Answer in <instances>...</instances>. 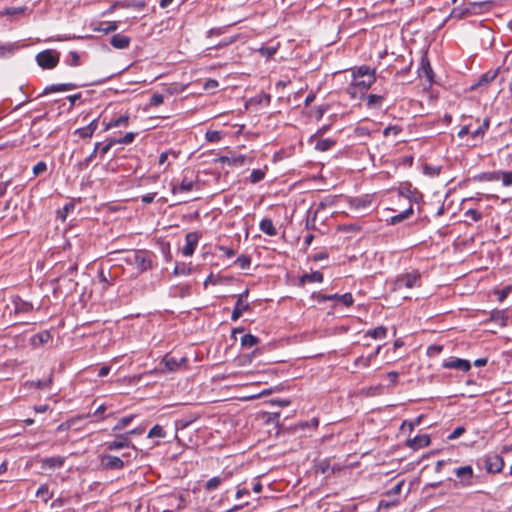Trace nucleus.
I'll return each mask as SVG.
<instances>
[{"mask_svg": "<svg viewBox=\"0 0 512 512\" xmlns=\"http://www.w3.org/2000/svg\"><path fill=\"white\" fill-rule=\"evenodd\" d=\"M122 260L129 266L137 269L138 272H144L151 267V254L144 250L127 251Z\"/></svg>", "mask_w": 512, "mask_h": 512, "instance_id": "1", "label": "nucleus"}, {"mask_svg": "<svg viewBox=\"0 0 512 512\" xmlns=\"http://www.w3.org/2000/svg\"><path fill=\"white\" fill-rule=\"evenodd\" d=\"M420 279V274L417 271H413L411 273H406L399 276L393 283L394 291H402L404 288L411 289L415 286H418V282Z\"/></svg>", "mask_w": 512, "mask_h": 512, "instance_id": "2", "label": "nucleus"}, {"mask_svg": "<svg viewBox=\"0 0 512 512\" xmlns=\"http://www.w3.org/2000/svg\"><path fill=\"white\" fill-rule=\"evenodd\" d=\"M7 309L10 310V314L26 315L34 310V305L31 302L23 300L19 296H14L11 299V305H8Z\"/></svg>", "mask_w": 512, "mask_h": 512, "instance_id": "3", "label": "nucleus"}, {"mask_svg": "<svg viewBox=\"0 0 512 512\" xmlns=\"http://www.w3.org/2000/svg\"><path fill=\"white\" fill-rule=\"evenodd\" d=\"M37 63L39 66L45 69H52L54 68L59 59L57 56H55L51 51L45 50L40 52L36 57Z\"/></svg>", "mask_w": 512, "mask_h": 512, "instance_id": "4", "label": "nucleus"}, {"mask_svg": "<svg viewBox=\"0 0 512 512\" xmlns=\"http://www.w3.org/2000/svg\"><path fill=\"white\" fill-rule=\"evenodd\" d=\"M247 295H248V291H245L238 296L236 305H235V307L232 311V315H231V319L233 321L238 320L242 316V314L249 309V304L245 300Z\"/></svg>", "mask_w": 512, "mask_h": 512, "instance_id": "5", "label": "nucleus"}, {"mask_svg": "<svg viewBox=\"0 0 512 512\" xmlns=\"http://www.w3.org/2000/svg\"><path fill=\"white\" fill-rule=\"evenodd\" d=\"M107 449L110 451L119 450L126 447H132L136 450V447L131 443L128 434H121L117 436V439L106 443Z\"/></svg>", "mask_w": 512, "mask_h": 512, "instance_id": "6", "label": "nucleus"}, {"mask_svg": "<svg viewBox=\"0 0 512 512\" xmlns=\"http://www.w3.org/2000/svg\"><path fill=\"white\" fill-rule=\"evenodd\" d=\"M504 466L503 458L498 454L489 455L485 460V468L488 472L498 473Z\"/></svg>", "mask_w": 512, "mask_h": 512, "instance_id": "7", "label": "nucleus"}, {"mask_svg": "<svg viewBox=\"0 0 512 512\" xmlns=\"http://www.w3.org/2000/svg\"><path fill=\"white\" fill-rule=\"evenodd\" d=\"M375 80V76H370L368 78L353 79L348 91L354 97L356 93L354 90L356 88H359L361 91H365L371 87Z\"/></svg>", "mask_w": 512, "mask_h": 512, "instance_id": "8", "label": "nucleus"}, {"mask_svg": "<svg viewBox=\"0 0 512 512\" xmlns=\"http://www.w3.org/2000/svg\"><path fill=\"white\" fill-rule=\"evenodd\" d=\"M443 367L446 369H456L466 372L471 368V364L465 359L451 358L443 363Z\"/></svg>", "mask_w": 512, "mask_h": 512, "instance_id": "9", "label": "nucleus"}, {"mask_svg": "<svg viewBox=\"0 0 512 512\" xmlns=\"http://www.w3.org/2000/svg\"><path fill=\"white\" fill-rule=\"evenodd\" d=\"M430 444V437L427 434L417 435L412 439L406 441V446L413 450H419L427 447Z\"/></svg>", "mask_w": 512, "mask_h": 512, "instance_id": "10", "label": "nucleus"}, {"mask_svg": "<svg viewBox=\"0 0 512 512\" xmlns=\"http://www.w3.org/2000/svg\"><path fill=\"white\" fill-rule=\"evenodd\" d=\"M199 236L196 232L188 233L185 237L186 244L182 248V253L184 256H191L198 243Z\"/></svg>", "mask_w": 512, "mask_h": 512, "instance_id": "11", "label": "nucleus"}, {"mask_svg": "<svg viewBox=\"0 0 512 512\" xmlns=\"http://www.w3.org/2000/svg\"><path fill=\"white\" fill-rule=\"evenodd\" d=\"M455 474L463 486H468L472 483L473 469L471 466L459 467L456 469Z\"/></svg>", "mask_w": 512, "mask_h": 512, "instance_id": "12", "label": "nucleus"}, {"mask_svg": "<svg viewBox=\"0 0 512 512\" xmlns=\"http://www.w3.org/2000/svg\"><path fill=\"white\" fill-rule=\"evenodd\" d=\"M198 186V183L192 179H188L186 176L182 179L179 185H174L171 189L173 194L186 193L194 190Z\"/></svg>", "mask_w": 512, "mask_h": 512, "instance_id": "13", "label": "nucleus"}, {"mask_svg": "<svg viewBox=\"0 0 512 512\" xmlns=\"http://www.w3.org/2000/svg\"><path fill=\"white\" fill-rule=\"evenodd\" d=\"M102 464L107 469H121L124 466V461L116 456L105 455L102 458Z\"/></svg>", "mask_w": 512, "mask_h": 512, "instance_id": "14", "label": "nucleus"}, {"mask_svg": "<svg viewBox=\"0 0 512 512\" xmlns=\"http://www.w3.org/2000/svg\"><path fill=\"white\" fill-rule=\"evenodd\" d=\"M418 75L421 78H426L428 82L432 81L433 71L426 56L421 59V66L418 69Z\"/></svg>", "mask_w": 512, "mask_h": 512, "instance_id": "15", "label": "nucleus"}, {"mask_svg": "<svg viewBox=\"0 0 512 512\" xmlns=\"http://www.w3.org/2000/svg\"><path fill=\"white\" fill-rule=\"evenodd\" d=\"M64 460V457L61 456L45 458L42 460V469L60 468L63 466Z\"/></svg>", "mask_w": 512, "mask_h": 512, "instance_id": "16", "label": "nucleus"}, {"mask_svg": "<svg viewBox=\"0 0 512 512\" xmlns=\"http://www.w3.org/2000/svg\"><path fill=\"white\" fill-rule=\"evenodd\" d=\"M110 43L116 49H125L130 44V38L122 34H115L112 36Z\"/></svg>", "mask_w": 512, "mask_h": 512, "instance_id": "17", "label": "nucleus"}, {"mask_svg": "<svg viewBox=\"0 0 512 512\" xmlns=\"http://www.w3.org/2000/svg\"><path fill=\"white\" fill-rule=\"evenodd\" d=\"M98 127L97 120L91 121V123L85 127L79 128L75 131V134L79 135L80 138H90L94 134Z\"/></svg>", "mask_w": 512, "mask_h": 512, "instance_id": "18", "label": "nucleus"}, {"mask_svg": "<svg viewBox=\"0 0 512 512\" xmlns=\"http://www.w3.org/2000/svg\"><path fill=\"white\" fill-rule=\"evenodd\" d=\"M77 86L72 83H64V84H52L45 87L43 94H49L52 92H64L75 89Z\"/></svg>", "mask_w": 512, "mask_h": 512, "instance_id": "19", "label": "nucleus"}, {"mask_svg": "<svg viewBox=\"0 0 512 512\" xmlns=\"http://www.w3.org/2000/svg\"><path fill=\"white\" fill-rule=\"evenodd\" d=\"M246 157L244 155H236L232 154L231 156H222L219 158V161L222 163H227L229 165L241 166L245 163Z\"/></svg>", "mask_w": 512, "mask_h": 512, "instance_id": "20", "label": "nucleus"}, {"mask_svg": "<svg viewBox=\"0 0 512 512\" xmlns=\"http://www.w3.org/2000/svg\"><path fill=\"white\" fill-rule=\"evenodd\" d=\"M352 76L353 79L368 78L370 76H375V70L363 65L355 69Z\"/></svg>", "mask_w": 512, "mask_h": 512, "instance_id": "21", "label": "nucleus"}, {"mask_svg": "<svg viewBox=\"0 0 512 512\" xmlns=\"http://www.w3.org/2000/svg\"><path fill=\"white\" fill-rule=\"evenodd\" d=\"M497 75H498V70L487 71L486 73L481 75L477 84H474L472 86V88L474 89L477 86L487 85L488 83L492 82L497 77Z\"/></svg>", "mask_w": 512, "mask_h": 512, "instance_id": "22", "label": "nucleus"}, {"mask_svg": "<svg viewBox=\"0 0 512 512\" xmlns=\"http://www.w3.org/2000/svg\"><path fill=\"white\" fill-rule=\"evenodd\" d=\"M260 230L269 236H275L277 234V230L272 220L269 218H265L260 222Z\"/></svg>", "mask_w": 512, "mask_h": 512, "instance_id": "23", "label": "nucleus"}, {"mask_svg": "<svg viewBox=\"0 0 512 512\" xmlns=\"http://www.w3.org/2000/svg\"><path fill=\"white\" fill-rule=\"evenodd\" d=\"M489 128V119L485 118L482 122V124L479 125L478 128H476L475 130H473L471 132V136L473 139L475 140H478V139H482L483 136L485 135L486 131L488 130Z\"/></svg>", "mask_w": 512, "mask_h": 512, "instance_id": "24", "label": "nucleus"}, {"mask_svg": "<svg viewBox=\"0 0 512 512\" xmlns=\"http://www.w3.org/2000/svg\"><path fill=\"white\" fill-rule=\"evenodd\" d=\"M302 282H322L323 275L319 271H314L310 274H305L301 277Z\"/></svg>", "mask_w": 512, "mask_h": 512, "instance_id": "25", "label": "nucleus"}, {"mask_svg": "<svg viewBox=\"0 0 512 512\" xmlns=\"http://www.w3.org/2000/svg\"><path fill=\"white\" fill-rule=\"evenodd\" d=\"M387 329L383 326L376 327L373 330L367 332V336H370L374 339H382L386 336Z\"/></svg>", "mask_w": 512, "mask_h": 512, "instance_id": "26", "label": "nucleus"}, {"mask_svg": "<svg viewBox=\"0 0 512 512\" xmlns=\"http://www.w3.org/2000/svg\"><path fill=\"white\" fill-rule=\"evenodd\" d=\"M501 177V171H493V172H487L483 173L479 176V179L482 181L492 182V181H498Z\"/></svg>", "mask_w": 512, "mask_h": 512, "instance_id": "27", "label": "nucleus"}, {"mask_svg": "<svg viewBox=\"0 0 512 512\" xmlns=\"http://www.w3.org/2000/svg\"><path fill=\"white\" fill-rule=\"evenodd\" d=\"M258 343V338L252 334H246L241 339V345L246 348H251Z\"/></svg>", "mask_w": 512, "mask_h": 512, "instance_id": "28", "label": "nucleus"}, {"mask_svg": "<svg viewBox=\"0 0 512 512\" xmlns=\"http://www.w3.org/2000/svg\"><path fill=\"white\" fill-rule=\"evenodd\" d=\"M36 496L46 503L51 498L48 486L46 484L41 485L36 491Z\"/></svg>", "mask_w": 512, "mask_h": 512, "instance_id": "29", "label": "nucleus"}, {"mask_svg": "<svg viewBox=\"0 0 512 512\" xmlns=\"http://www.w3.org/2000/svg\"><path fill=\"white\" fill-rule=\"evenodd\" d=\"M148 437L149 438H165L166 432L160 425H155L150 429V431L148 433Z\"/></svg>", "mask_w": 512, "mask_h": 512, "instance_id": "30", "label": "nucleus"}, {"mask_svg": "<svg viewBox=\"0 0 512 512\" xmlns=\"http://www.w3.org/2000/svg\"><path fill=\"white\" fill-rule=\"evenodd\" d=\"M129 117L128 116H120L119 118L110 121L106 129H110L113 127H120V126H126L128 124Z\"/></svg>", "mask_w": 512, "mask_h": 512, "instance_id": "31", "label": "nucleus"}, {"mask_svg": "<svg viewBox=\"0 0 512 512\" xmlns=\"http://www.w3.org/2000/svg\"><path fill=\"white\" fill-rule=\"evenodd\" d=\"M334 145V141L331 139H321L318 140L315 147L319 151H327Z\"/></svg>", "mask_w": 512, "mask_h": 512, "instance_id": "32", "label": "nucleus"}, {"mask_svg": "<svg viewBox=\"0 0 512 512\" xmlns=\"http://www.w3.org/2000/svg\"><path fill=\"white\" fill-rule=\"evenodd\" d=\"M382 100H383L382 96L376 95V94H370L367 97V105L369 107H377L381 104Z\"/></svg>", "mask_w": 512, "mask_h": 512, "instance_id": "33", "label": "nucleus"}, {"mask_svg": "<svg viewBox=\"0 0 512 512\" xmlns=\"http://www.w3.org/2000/svg\"><path fill=\"white\" fill-rule=\"evenodd\" d=\"M133 419V416H126V417H123L119 420V422L114 426L113 430L116 431V430H122L124 429L126 426H128L131 421Z\"/></svg>", "mask_w": 512, "mask_h": 512, "instance_id": "34", "label": "nucleus"}, {"mask_svg": "<svg viewBox=\"0 0 512 512\" xmlns=\"http://www.w3.org/2000/svg\"><path fill=\"white\" fill-rule=\"evenodd\" d=\"M500 180L504 186H512V171H501Z\"/></svg>", "mask_w": 512, "mask_h": 512, "instance_id": "35", "label": "nucleus"}, {"mask_svg": "<svg viewBox=\"0 0 512 512\" xmlns=\"http://www.w3.org/2000/svg\"><path fill=\"white\" fill-rule=\"evenodd\" d=\"M222 483V479L220 477H213L209 479L206 483V489L208 491L216 489Z\"/></svg>", "mask_w": 512, "mask_h": 512, "instance_id": "36", "label": "nucleus"}, {"mask_svg": "<svg viewBox=\"0 0 512 512\" xmlns=\"http://www.w3.org/2000/svg\"><path fill=\"white\" fill-rule=\"evenodd\" d=\"M264 176H265V173L262 170L256 169V170L252 171V173L250 175V180L252 183H257V182L263 180Z\"/></svg>", "mask_w": 512, "mask_h": 512, "instance_id": "37", "label": "nucleus"}, {"mask_svg": "<svg viewBox=\"0 0 512 512\" xmlns=\"http://www.w3.org/2000/svg\"><path fill=\"white\" fill-rule=\"evenodd\" d=\"M163 362L166 368L170 371H174L178 367V361L175 358L165 357L163 359Z\"/></svg>", "mask_w": 512, "mask_h": 512, "instance_id": "38", "label": "nucleus"}, {"mask_svg": "<svg viewBox=\"0 0 512 512\" xmlns=\"http://www.w3.org/2000/svg\"><path fill=\"white\" fill-rule=\"evenodd\" d=\"M164 96L160 93H154L150 99L149 105L150 106H159L163 103Z\"/></svg>", "mask_w": 512, "mask_h": 512, "instance_id": "39", "label": "nucleus"}, {"mask_svg": "<svg viewBox=\"0 0 512 512\" xmlns=\"http://www.w3.org/2000/svg\"><path fill=\"white\" fill-rule=\"evenodd\" d=\"M46 170H47L46 163L43 162V161H40L36 165H34V167H33V174L35 176H38V175L44 173Z\"/></svg>", "mask_w": 512, "mask_h": 512, "instance_id": "40", "label": "nucleus"}, {"mask_svg": "<svg viewBox=\"0 0 512 512\" xmlns=\"http://www.w3.org/2000/svg\"><path fill=\"white\" fill-rule=\"evenodd\" d=\"M206 139L209 142H217L221 139V134L218 131H207Z\"/></svg>", "mask_w": 512, "mask_h": 512, "instance_id": "41", "label": "nucleus"}, {"mask_svg": "<svg viewBox=\"0 0 512 512\" xmlns=\"http://www.w3.org/2000/svg\"><path fill=\"white\" fill-rule=\"evenodd\" d=\"M401 132V128L398 126H388L384 129L383 135L385 137L389 136L390 134L398 135Z\"/></svg>", "mask_w": 512, "mask_h": 512, "instance_id": "42", "label": "nucleus"}, {"mask_svg": "<svg viewBox=\"0 0 512 512\" xmlns=\"http://www.w3.org/2000/svg\"><path fill=\"white\" fill-rule=\"evenodd\" d=\"M338 301L342 302L345 306H350L353 303V297L350 293L340 295Z\"/></svg>", "mask_w": 512, "mask_h": 512, "instance_id": "43", "label": "nucleus"}, {"mask_svg": "<svg viewBox=\"0 0 512 512\" xmlns=\"http://www.w3.org/2000/svg\"><path fill=\"white\" fill-rule=\"evenodd\" d=\"M236 263L242 268V269H246L250 266V259L248 257H245V256H240L237 258L236 260Z\"/></svg>", "mask_w": 512, "mask_h": 512, "instance_id": "44", "label": "nucleus"}, {"mask_svg": "<svg viewBox=\"0 0 512 512\" xmlns=\"http://www.w3.org/2000/svg\"><path fill=\"white\" fill-rule=\"evenodd\" d=\"M465 432V428L462 426H459L454 429V431L448 436L449 440H454L460 437Z\"/></svg>", "mask_w": 512, "mask_h": 512, "instance_id": "45", "label": "nucleus"}, {"mask_svg": "<svg viewBox=\"0 0 512 512\" xmlns=\"http://www.w3.org/2000/svg\"><path fill=\"white\" fill-rule=\"evenodd\" d=\"M70 60L69 65L70 66H78L80 64V57L77 52L71 51L70 52Z\"/></svg>", "mask_w": 512, "mask_h": 512, "instance_id": "46", "label": "nucleus"}, {"mask_svg": "<svg viewBox=\"0 0 512 512\" xmlns=\"http://www.w3.org/2000/svg\"><path fill=\"white\" fill-rule=\"evenodd\" d=\"M488 5H489V2H487V1H485V2H473V3H470L471 8L467 9V11L469 13H476V11H475L476 7L483 8V7H487Z\"/></svg>", "mask_w": 512, "mask_h": 512, "instance_id": "47", "label": "nucleus"}, {"mask_svg": "<svg viewBox=\"0 0 512 512\" xmlns=\"http://www.w3.org/2000/svg\"><path fill=\"white\" fill-rule=\"evenodd\" d=\"M466 216L470 217L473 221H479L481 219V213L475 209H469L466 212Z\"/></svg>", "mask_w": 512, "mask_h": 512, "instance_id": "48", "label": "nucleus"}, {"mask_svg": "<svg viewBox=\"0 0 512 512\" xmlns=\"http://www.w3.org/2000/svg\"><path fill=\"white\" fill-rule=\"evenodd\" d=\"M372 360V356H367V357H359L356 359V365H362L364 367H368L370 365V362Z\"/></svg>", "mask_w": 512, "mask_h": 512, "instance_id": "49", "label": "nucleus"}, {"mask_svg": "<svg viewBox=\"0 0 512 512\" xmlns=\"http://www.w3.org/2000/svg\"><path fill=\"white\" fill-rule=\"evenodd\" d=\"M404 484V481L401 480L398 482L391 490L387 492V495H399L402 489V486Z\"/></svg>", "mask_w": 512, "mask_h": 512, "instance_id": "50", "label": "nucleus"}, {"mask_svg": "<svg viewBox=\"0 0 512 512\" xmlns=\"http://www.w3.org/2000/svg\"><path fill=\"white\" fill-rule=\"evenodd\" d=\"M471 126H472L471 123H467V124L463 125L458 132V137L463 138L465 135H467L469 133L471 134V132H472V131H470Z\"/></svg>", "mask_w": 512, "mask_h": 512, "instance_id": "51", "label": "nucleus"}, {"mask_svg": "<svg viewBox=\"0 0 512 512\" xmlns=\"http://www.w3.org/2000/svg\"><path fill=\"white\" fill-rule=\"evenodd\" d=\"M96 157V150H93L92 153L86 157L82 162H80L81 166H84L85 168L89 166V164L95 159Z\"/></svg>", "mask_w": 512, "mask_h": 512, "instance_id": "52", "label": "nucleus"}, {"mask_svg": "<svg viewBox=\"0 0 512 512\" xmlns=\"http://www.w3.org/2000/svg\"><path fill=\"white\" fill-rule=\"evenodd\" d=\"M117 23L116 22H111V23H108L105 27L103 28H100L99 30L100 31H103L104 33H110L112 31H115L117 29Z\"/></svg>", "mask_w": 512, "mask_h": 512, "instance_id": "53", "label": "nucleus"}, {"mask_svg": "<svg viewBox=\"0 0 512 512\" xmlns=\"http://www.w3.org/2000/svg\"><path fill=\"white\" fill-rule=\"evenodd\" d=\"M155 196H156V193H149V194L143 195L141 197V200L145 204H150L151 202H153Z\"/></svg>", "mask_w": 512, "mask_h": 512, "instance_id": "54", "label": "nucleus"}, {"mask_svg": "<svg viewBox=\"0 0 512 512\" xmlns=\"http://www.w3.org/2000/svg\"><path fill=\"white\" fill-rule=\"evenodd\" d=\"M134 134L133 133H126L124 137L119 140V143L128 144L131 143L134 140Z\"/></svg>", "mask_w": 512, "mask_h": 512, "instance_id": "55", "label": "nucleus"}, {"mask_svg": "<svg viewBox=\"0 0 512 512\" xmlns=\"http://www.w3.org/2000/svg\"><path fill=\"white\" fill-rule=\"evenodd\" d=\"M412 214H413V208H412V206H410L405 211L399 213V218L402 219V221H403L404 219L409 218Z\"/></svg>", "mask_w": 512, "mask_h": 512, "instance_id": "56", "label": "nucleus"}, {"mask_svg": "<svg viewBox=\"0 0 512 512\" xmlns=\"http://www.w3.org/2000/svg\"><path fill=\"white\" fill-rule=\"evenodd\" d=\"M397 504V501H392V502H389V501H386V500H381L379 502V508H389L390 506H393V505H396Z\"/></svg>", "mask_w": 512, "mask_h": 512, "instance_id": "57", "label": "nucleus"}, {"mask_svg": "<svg viewBox=\"0 0 512 512\" xmlns=\"http://www.w3.org/2000/svg\"><path fill=\"white\" fill-rule=\"evenodd\" d=\"M23 11H24L23 8H8V9H6V14L7 15H15V14L22 13Z\"/></svg>", "mask_w": 512, "mask_h": 512, "instance_id": "58", "label": "nucleus"}, {"mask_svg": "<svg viewBox=\"0 0 512 512\" xmlns=\"http://www.w3.org/2000/svg\"><path fill=\"white\" fill-rule=\"evenodd\" d=\"M217 86H218V82L216 80H209L205 84V89L211 90V89L216 88Z\"/></svg>", "mask_w": 512, "mask_h": 512, "instance_id": "59", "label": "nucleus"}, {"mask_svg": "<svg viewBox=\"0 0 512 512\" xmlns=\"http://www.w3.org/2000/svg\"><path fill=\"white\" fill-rule=\"evenodd\" d=\"M387 377L391 383H396L398 379V373L395 371H391L387 373Z\"/></svg>", "mask_w": 512, "mask_h": 512, "instance_id": "60", "label": "nucleus"}, {"mask_svg": "<svg viewBox=\"0 0 512 512\" xmlns=\"http://www.w3.org/2000/svg\"><path fill=\"white\" fill-rule=\"evenodd\" d=\"M110 372V367L108 366H103L100 368L99 372H98V376L99 377H104L106 375H108Z\"/></svg>", "mask_w": 512, "mask_h": 512, "instance_id": "61", "label": "nucleus"}, {"mask_svg": "<svg viewBox=\"0 0 512 512\" xmlns=\"http://www.w3.org/2000/svg\"><path fill=\"white\" fill-rule=\"evenodd\" d=\"M113 143H114V142H112V141H111V142H109V143L105 144L104 146H102V147L100 148L101 153H102L103 155H104V154H107V153L110 151L111 147L113 146Z\"/></svg>", "mask_w": 512, "mask_h": 512, "instance_id": "62", "label": "nucleus"}, {"mask_svg": "<svg viewBox=\"0 0 512 512\" xmlns=\"http://www.w3.org/2000/svg\"><path fill=\"white\" fill-rule=\"evenodd\" d=\"M487 364V358H478L475 360L474 365L477 367H482Z\"/></svg>", "mask_w": 512, "mask_h": 512, "instance_id": "63", "label": "nucleus"}, {"mask_svg": "<svg viewBox=\"0 0 512 512\" xmlns=\"http://www.w3.org/2000/svg\"><path fill=\"white\" fill-rule=\"evenodd\" d=\"M328 257L327 253L325 252H320V253H317L313 256V259L315 261H319V260H323V259H326Z\"/></svg>", "mask_w": 512, "mask_h": 512, "instance_id": "64", "label": "nucleus"}]
</instances>
